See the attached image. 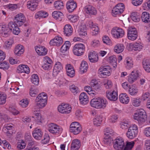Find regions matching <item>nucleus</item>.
Instances as JSON below:
<instances>
[{
	"label": "nucleus",
	"instance_id": "1",
	"mask_svg": "<svg viewBox=\"0 0 150 150\" xmlns=\"http://www.w3.org/2000/svg\"><path fill=\"white\" fill-rule=\"evenodd\" d=\"M47 96L45 93H40L35 99L36 105L40 108L44 107L47 103Z\"/></svg>",
	"mask_w": 150,
	"mask_h": 150
},
{
	"label": "nucleus",
	"instance_id": "2",
	"mask_svg": "<svg viewBox=\"0 0 150 150\" xmlns=\"http://www.w3.org/2000/svg\"><path fill=\"white\" fill-rule=\"evenodd\" d=\"M138 131L137 125L135 124L131 125L126 133L127 137L129 139H132L137 135Z\"/></svg>",
	"mask_w": 150,
	"mask_h": 150
},
{
	"label": "nucleus",
	"instance_id": "3",
	"mask_svg": "<svg viewBox=\"0 0 150 150\" xmlns=\"http://www.w3.org/2000/svg\"><path fill=\"white\" fill-rule=\"evenodd\" d=\"M133 118L134 120H137L139 123H143L146 120L147 116L145 111L141 109L134 114Z\"/></svg>",
	"mask_w": 150,
	"mask_h": 150
},
{
	"label": "nucleus",
	"instance_id": "4",
	"mask_svg": "<svg viewBox=\"0 0 150 150\" xmlns=\"http://www.w3.org/2000/svg\"><path fill=\"white\" fill-rule=\"evenodd\" d=\"M85 46L82 43L77 44L75 45L73 49L74 54L77 56L82 55L85 50Z\"/></svg>",
	"mask_w": 150,
	"mask_h": 150
},
{
	"label": "nucleus",
	"instance_id": "5",
	"mask_svg": "<svg viewBox=\"0 0 150 150\" xmlns=\"http://www.w3.org/2000/svg\"><path fill=\"white\" fill-rule=\"evenodd\" d=\"M112 35L115 38L118 39L122 37L124 34L125 32L122 28L115 27L113 28L111 31Z\"/></svg>",
	"mask_w": 150,
	"mask_h": 150
},
{
	"label": "nucleus",
	"instance_id": "6",
	"mask_svg": "<svg viewBox=\"0 0 150 150\" xmlns=\"http://www.w3.org/2000/svg\"><path fill=\"white\" fill-rule=\"evenodd\" d=\"M47 130L52 134H57L61 132L62 129L59 126L54 123H50L48 125Z\"/></svg>",
	"mask_w": 150,
	"mask_h": 150
},
{
	"label": "nucleus",
	"instance_id": "7",
	"mask_svg": "<svg viewBox=\"0 0 150 150\" xmlns=\"http://www.w3.org/2000/svg\"><path fill=\"white\" fill-rule=\"evenodd\" d=\"M81 127L80 124L78 122H72L70 125V132L74 134H79L81 131Z\"/></svg>",
	"mask_w": 150,
	"mask_h": 150
},
{
	"label": "nucleus",
	"instance_id": "8",
	"mask_svg": "<svg viewBox=\"0 0 150 150\" xmlns=\"http://www.w3.org/2000/svg\"><path fill=\"white\" fill-rule=\"evenodd\" d=\"M125 6L123 3H120L116 5L112 10V14L114 17L116 16L124 11Z\"/></svg>",
	"mask_w": 150,
	"mask_h": 150
},
{
	"label": "nucleus",
	"instance_id": "9",
	"mask_svg": "<svg viewBox=\"0 0 150 150\" xmlns=\"http://www.w3.org/2000/svg\"><path fill=\"white\" fill-rule=\"evenodd\" d=\"M113 142V147L115 149L121 150L124 147V140L121 137L117 138L114 140Z\"/></svg>",
	"mask_w": 150,
	"mask_h": 150
},
{
	"label": "nucleus",
	"instance_id": "10",
	"mask_svg": "<svg viewBox=\"0 0 150 150\" xmlns=\"http://www.w3.org/2000/svg\"><path fill=\"white\" fill-rule=\"evenodd\" d=\"M137 30L134 27H130L128 28L127 36L128 38L132 40H135L137 36Z\"/></svg>",
	"mask_w": 150,
	"mask_h": 150
},
{
	"label": "nucleus",
	"instance_id": "11",
	"mask_svg": "<svg viewBox=\"0 0 150 150\" xmlns=\"http://www.w3.org/2000/svg\"><path fill=\"white\" fill-rule=\"evenodd\" d=\"M111 69L109 66L101 67L98 70V73L101 76H108L111 74Z\"/></svg>",
	"mask_w": 150,
	"mask_h": 150
},
{
	"label": "nucleus",
	"instance_id": "12",
	"mask_svg": "<svg viewBox=\"0 0 150 150\" xmlns=\"http://www.w3.org/2000/svg\"><path fill=\"white\" fill-rule=\"evenodd\" d=\"M71 108L69 105L62 103L59 105L58 107V111L62 114H68L71 112Z\"/></svg>",
	"mask_w": 150,
	"mask_h": 150
},
{
	"label": "nucleus",
	"instance_id": "13",
	"mask_svg": "<svg viewBox=\"0 0 150 150\" xmlns=\"http://www.w3.org/2000/svg\"><path fill=\"white\" fill-rule=\"evenodd\" d=\"M25 18L23 14L19 13L15 18L14 22L19 26L22 25L25 22Z\"/></svg>",
	"mask_w": 150,
	"mask_h": 150
},
{
	"label": "nucleus",
	"instance_id": "14",
	"mask_svg": "<svg viewBox=\"0 0 150 150\" xmlns=\"http://www.w3.org/2000/svg\"><path fill=\"white\" fill-rule=\"evenodd\" d=\"M86 14L89 15H95L97 13V10L92 5H87L83 9Z\"/></svg>",
	"mask_w": 150,
	"mask_h": 150
},
{
	"label": "nucleus",
	"instance_id": "15",
	"mask_svg": "<svg viewBox=\"0 0 150 150\" xmlns=\"http://www.w3.org/2000/svg\"><path fill=\"white\" fill-rule=\"evenodd\" d=\"M106 95L107 98L110 100L115 101L118 98V95L117 90H113V91H107Z\"/></svg>",
	"mask_w": 150,
	"mask_h": 150
},
{
	"label": "nucleus",
	"instance_id": "16",
	"mask_svg": "<svg viewBox=\"0 0 150 150\" xmlns=\"http://www.w3.org/2000/svg\"><path fill=\"white\" fill-rule=\"evenodd\" d=\"M63 42V40L62 38L61 37L57 36L50 40V44L51 45L59 46L61 45Z\"/></svg>",
	"mask_w": 150,
	"mask_h": 150
},
{
	"label": "nucleus",
	"instance_id": "17",
	"mask_svg": "<svg viewBox=\"0 0 150 150\" xmlns=\"http://www.w3.org/2000/svg\"><path fill=\"white\" fill-rule=\"evenodd\" d=\"M11 31L7 25H0V33L4 37L8 36L10 34Z\"/></svg>",
	"mask_w": 150,
	"mask_h": 150
},
{
	"label": "nucleus",
	"instance_id": "18",
	"mask_svg": "<svg viewBox=\"0 0 150 150\" xmlns=\"http://www.w3.org/2000/svg\"><path fill=\"white\" fill-rule=\"evenodd\" d=\"M78 32L79 36L81 37H83L87 35V28L85 24H82L79 26Z\"/></svg>",
	"mask_w": 150,
	"mask_h": 150
},
{
	"label": "nucleus",
	"instance_id": "19",
	"mask_svg": "<svg viewBox=\"0 0 150 150\" xmlns=\"http://www.w3.org/2000/svg\"><path fill=\"white\" fill-rule=\"evenodd\" d=\"M32 134L34 138L39 140L41 139L43 136V132L41 129L36 128L33 131Z\"/></svg>",
	"mask_w": 150,
	"mask_h": 150
},
{
	"label": "nucleus",
	"instance_id": "20",
	"mask_svg": "<svg viewBox=\"0 0 150 150\" xmlns=\"http://www.w3.org/2000/svg\"><path fill=\"white\" fill-rule=\"evenodd\" d=\"M87 25L93 31L92 33L93 35H96L98 33L99 29L96 24L93 23L92 21H90L88 22Z\"/></svg>",
	"mask_w": 150,
	"mask_h": 150
},
{
	"label": "nucleus",
	"instance_id": "21",
	"mask_svg": "<svg viewBox=\"0 0 150 150\" xmlns=\"http://www.w3.org/2000/svg\"><path fill=\"white\" fill-rule=\"evenodd\" d=\"M38 4L33 0L29 1L27 2L26 6L29 9L32 11H35L37 8Z\"/></svg>",
	"mask_w": 150,
	"mask_h": 150
},
{
	"label": "nucleus",
	"instance_id": "22",
	"mask_svg": "<svg viewBox=\"0 0 150 150\" xmlns=\"http://www.w3.org/2000/svg\"><path fill=\"white\" fill-rule=\"evenodd\" d=\"M66 69L67 75L71 77H74L75 75V72L74 67L70 64L66 66Z\"/></svg>",
	"mask_w": 150,
	"mask_h": 150
},
{
	"label": "nucleus",
	"instance_id": "23",
	"mask_svg": "<svg viewBox=\"0 0 150 150\" xmlns=\"http://www.w3.org/2000/svg\"><path fill=\"white\" fill-rule=\"evenodd\" d=\"M24 51V47L21 45H18L16 46L14 50V53L17 56H20Z\"/></svg>",
	"mask_w": 150,
	"mask_h": 150
},
{
	"label": "nucleus",
	"instance_id": "24",
	"mask_svg": "<svg viewBox=\"0 0 150 150\" xmlns=\"http://www.w3.org/2000/svg\"><path fill=\"white\" fill-rule=\"evenodd\" d=\"M62 69V66L61 63L57 62L55 64L53 71L52 74L54 76H56L60 70Z\"/></svg>",
	"mask_w": 150,
	"mask_h": 150
},
{
	"label": "nucleus",
	"instance_id": "25",
	"mask_svg": "<svg viewBox=\"0 0 150 150\" xmlns=\"http://www.w3.org/2000/svg\"><path fill=\"white\" fill-rule=\"evenodd\" d=\"M17 71L18 73H25L29 74L30 73L29 68L28 66L25 65H20L17 67Z\"/></svg>",
	"mask_w": 150,
	"mask_h": 150
},
{
	"label": "nucleus",
	"instance_id": "26",
	"mask_svg": "<svg viewBox=\"0 0 150 150\" xmlns=\"http://www.w3.org/2000/svg\"><path fill=\"white\" fill-rule=\"evenodd\" d=\"M138 77V73L136 72L132 71L128 76V81L130 83H132L137 80Z\"/></svg>",
	"mask_w": 150,
	"mask_h": 150
},
{
	"label": "nucleus",
	"instance_id": "27",
	"mask_svg": "<svg viewBox=\"0 0 150 150\" xmlns=\"http://www.w3.org/2000/svg\"><path fill=\"white\" fill-rule=\"evenodd\" d=\"M64 29V33L65 35L69 37L72 35L73 28L70 24H67L65 25Z\"/></svg>",
	"mask_w": 150,
	"mask_h": 150
},
{
	"label": "nucleus",
	"instance_id": "28",
	"mask_svg": "<svg viewBox=\"0 0 150 150\" xmlns=\"http://www.w3.org/2000/svg\"><path fill=\"white\" fill-rule=\"evenodd\" d=\"M67 8L69 12H72L77 7L76 4L73 1H69L66 5Z\"/></svg>",
	"mask_w": 150,
	"mask_h": 150
},
{
	"label": "nucleus",
	"instance_id": "29",
	"mask_svg": "<svg viewBox=\"0 0 150 150\" xmlns=\"http://www.w3.org/2000/svg\"><path fill=\"white\" fill-rule=\"evenodd\" d=\"M35 50L39 55H45L47 54V50L44 47H37L35 48Z\"/></svg>",
	"mask_w": 150,
	"mask_h": 150
},
{
	"label": "nucleus",
	"instance_id": "30",
	"mask_svg": "<svg viewBox=\"0 0 150 150\" xmlns=\"http://www.w3.org/2000/svg\"><path fill=\"white\" fill-rule=\"evenodd\" d=\"M143 67L146 72H150V59H144L142 61Z\"/></svg>",
	"mask_w": 150,
	"mask_h": 150
},
{
	"label": "nucleus",
	"instance_id": "31",
	"mask_svg": "<svg viewBox=\"0 0 150 150\" xmlns=\"http://www.w3.org/2000/svg\"><path fill=\"white\" fill-rule=\"evenodd\" d=\"M79 98L80 103L81 104L86 105L88 102V96L85 93H81Z\"/></svg>",
	"mask_w": 150,
	"mask_h": 150
},
{
	"label": "nucleus",
	"instance_id": "32",
	"mask_svg": "<svg viewBox=\"0 0 150 150\" xmlns=\"http://www.w3.org/2000/svg\"><path fill=\"white\" fill-rule=\"evenodd\" d=\"M80 146V142L77 139L72 141L71 144V150H78Z\"/></svg>",
	"mask_w": 150,
	"mask_h": 150
},
{
	"label": "nucleus",
	"instance_id": "33",
	"mask_svg": "<svg viewBox=\"0 0 150 150\" xmlns=\"http://www.w3.org/2000/svg\"><path fill=\"white\" fill-rule=\"evenodd\" d=\"M91 86L94 89L98 91L100 89L101 86L98 82L95 79L91 80L89 83Z\"/></svg>",
	"mask_w": 150,
	"mask_h": 150
},
{
	"label": "nucleus",
	"instance_id": "34",
	"mask_svg": "<svg viewBox=\"0 0 150 150\" xmlns=\"http://www.w3.org/2000/svg\"><path fill=\"white\" fill-rule=\"evenodd\" d=\"M120 101L123 104H127L129 100V98L126 93L120 94L119 96Z\"/></svg>",
	"mask_w": 150,
	"mask_h": 150
},
{
	"label": "nucleus",
	"instance_id": "35",
	"mask_svg": "<svg viewBox=\"0 0 150 150\" xmlns=\"http://www.w3.org/2000/svg\"><path fill=\"white\" fill-rule=\"evenodd\" d=\"M88 59L92 62H97L98 60V56L97 54L95 52H90L88 55Z\"/></svg>",
	"mask_w": 150,
	"mask_h": 150
},
{
	"label": "nucleus",
	"instance_id": "36",
	"mask_svg": "<svg viewBox=\"0 0 150 150\" xmlns=\"http://www.w3.org/2000/svg\"><path fill=\"white\" fill-rule=\"evenodd\" d=\"M129 47L132 48L133 50L139 51L142 49L143 46L141 42H135L133 44H130Z\"/></svg>",
	"mask_w": 150,
	"mask_h": 150
},
{
	"label": "nucleus",
	"instance_id": "37",
	"mask_svg": "<svg viewBox=\"0 0 150 150\" xmlns=\"http://www.w3.org/2000/svg\"><path fill=\"white\" fill-rule=\"evenodd\" d=\"M130 122L126 120H123L120 124V127L122 129L125 130L128 129L130 126Z\"/></svg>",
	"mask_w": 150,
	"mask_h": 150
},
{
	"label": "nucleus",
	"instance_id": "38",
	"mask_svg": "<svg viewBox=\"0 0 150 150\" xmlns=\"http://www.w3.org/2000/svg\"><path fill=\"white\" fill-rule=\"evenodd\" d=\"M103 120V117L101 115H97L94 118L93 123L96 126H100Z\"/></svg>",
	"mask_w": 150,
	"mask_h": 150
},
{
	"label": "nucleus",
	"instance_id": "39",
	"mask_svg": "<svg viewBox=\"0 0 150 150\" xmlns=\"http://www.w3.org/2000/svg\"><path fill=\"white\" fill-rule=\"evenodd\" d=\"M48 16V14L46 12L41 11L37 12L35 15V18L36 19L40 18H45Z\"/></svg>",
	"mask_w": 150,
	"mask_h": 150
},
{
	"label": "nucleus",
	"instance_id": "40",
	"mask_svg": "<svg viewBox=\"0 0 150 150\" xmlns=\"http://www.w3.org/2000/svg\"><path fill=\"white\" fill-rule=\"evenodd\" d=\"M99 109L104 108L108 104L106 99L104 98H98Z\"/></svg>",
	"mask_w": 150,
	"mask_h": 150
},
{
	"label": "nucleus",
	"instance_id": "41",
	"mask_svg": "<svg viewBox=\"0 0 150 150\" xmlns=\"http://www.w3.org/2000/svg\"><path fill=\"white\" fill-rule=\"evenodd\" d=\"M39 92L38 89L35 86H31L29 89V94L30 96L32 97H35Z\"/></svg>",
	"mask_w": 150,
	"mask_h": 150
},
{
	"label": "nucleus",
	"instance_id": "42",
	"mask_svg": "<svg viewBox=\"0 0 150 150\" xmlns=\"http://www.w3.org/2000/svg\"><path fill=\"white\" fill-rule=\"evenodd\" d=\"M125 47L122 44H117L114 47V51L117 53L119 54L122 52L124 50Z\"/></svg>",
	"mask_w": 150,
	"mask_h": 150
},
{
	"label": "nucleus",
	"instance_id": "43",
	"mask_svg": "<svg viewBox=\"0 0 150 150\" xmlns=\"http://www.w3.org/2000/svg\"><path fill=\"white\" fill-rule=\"evenodd\" d=\"M141 18L143 22L145 23H148L150 21V15L146 12L142 13Z\"/></svg>",
	"mask_w": 150,
	"mask_h": 150
},
{
	"label": "nucleus",
	"instance_id": "44",
	"mask_svg": "<svg viewBox=\"0 0 150 150\" xmlns=\"http://www.w3.org/2000/svg\"><path fill=\"white\" fill-rule=\"evenodd\" d=\"M71 44L69 41H66L61 47L60 51L63 53H65L67 51L69 50Z\"/></svg>",
	"mask_w": 150,
	"mask_h": 150
},
{
	"label": "nucleus",
	"instance_id": "45",
	"mask_svg": "<svg viewBox=\"0 0 150 150\" xmlns=\"http://www.w3.org/2000/svg\"><path fill=\"white\" fill-rule=\"evenodd\" d=\"M84 90L88 93L93 97H94L96 94V93L94 90L92 89L91 87L89 86H86L84 88Z\"/></svg>",
	"mask_w": 150,
	"mask_h": 150
},
{
	"label": "nucleus",
	"instance_id": "46",
	"mask_svg": "<svg viewBox=\"0 0 150 150\" xmlns=\"http://www.w3.org/2000/svg\"><path fill=\"white\" fill-rule=\"evenodd\" d=\"M88 65L87 62L84 61H82L80 68V71L81 74L86 72L87 71Z\"/></svg>",
	"mask_w": 150,
	"mask_h": 150
},
{
	"label": "nucleus",
	"instance_id": "47",
	"mask_svg": "<svg viewBox=\"0 0 150 150\" xmlns=\"http://www.w3.org/2000/svg\"><path fill=\"white\" fill-rule=\"evenodd\" d=\"M113 140V139L110 136L105 135L104 136L103 141L105 144L110 146L112 144Z\"/></svg>",
	"mask_w": 150,
	"mask_h": 150
},
{
	"label": "nucleus",
	"instance_id": "48",
	"mask_svg": "<svg viewBox=\"0 0 150 150\" xmlns=\"http://www.w3.org/2000/svg\"><path fill=\"white\" fill-rule=\"evenodd\" d=\"M98 98L92 99L90 101L91 106L94 108L99 109Z\"/></svg>",
	"mask_w": 150,
	"mask_h": 150
},
{
	"label": "nucleus",
	"instance_id": "49",
	"mask_svg": "<svg viewBox=\"0 0 150 150\" xmlns=\"http://www.w3.org/2000/svg\"><path fill=\"white\" fill-rule=\"evenodd\" d=\"M128 92L131 95H135L138 92V90L137 88L134 86H129Z\"/></svg>",
	"mask_w": 150,
	"mask_h": 150
},
{
	"label": "nucleus",
	"instance_id": "50",
	"mask_svg": "<svg viewBox=\"0 0 150 150\" xmlns=\"http://www.w3.org/2000/svg\"><path fill=\"white\" fill-rule=\"evenodd\" d=\"M63 15V13L59 11H55L52 13V17L56 20L61 18Z\"/></svg>",
	"mask_w": 150,
	"mask_h": 150
},
{
	"label": "nucleus",
	"instance_id": "51",
	"mask_svg": "<svg viewBox=\"0 0 150 150\" xmlns=\"http://www.w3.org/2000/svg\"><path fill=\"white\" fill-rule=\"evenodd\" d=\"M17 147L18 150H20L24 149L25 147L26 144L23 140H18L17 144Z\"/></svg>",
	"mask_w": 150,
	"mask_h": 150
},
{
	"label": "nucleus",
	"instance_id": "52",
	"mask_svg": "<svg viewBox=\"0 0 150 150\" xmlns=\"http://www.w3.org/2000/svg\"><path fill=\"white\" fill-rule=\"evenodd\" d=\"M103 83L106 89L110 88L112 86V81L109 80L105 79L103 82Z\"/></svg>",
	"mask_w": 150,
	"mask_h": 150
},
{
	"label": "nucleus",
	"instance_id": "53",
	"mask_svg": "<svg viewBox=\"0 0 150 150\" xmlns=\"http://www.w3.org/2000/svg\"><path fill=\"white\" fill-rule=\"evenodd\" d=\"M31 79L32 82L35 85H38L39 83V79L38 75L36 74L32 75Z\"/></svg>",
	"mask_w": 150,
	"mask_h": 150
},
{
	"label": "nucleus",
	"instance_id": "54",
	"mask_svg": "<svg viewBox=\"0 0 150 150\" xmlns=\"http://www.w3.org/2000/svg\"><path fill=\"white\" fill-rule=\"evenodd\" d=\"M54 7L57 9H60L63 7V2L61 0L55 1L54 3Z\"/></svg>",
	"mask_w": 150,
	"mask_h": 150
},
{
	"label": "nucleus",
	"instance_id": "55",
	"mask_svg": "<svg viewBox=\"0 0 150 150\" xmlns=\"http://www.w3.org/2000/svg\"><path fill=\"white\" fill-rule=\"evenodd\" d=\"M126 67L127 69H130L133 67V62L130 57H127L126 59Z\"/></svg>",
	"mask_w": 150,
	"mask_h": 150
},
{
	"label": "nucleus",
	"instance_id": "56",
	"mask_svg": "<svg viewBox=\"0 0 150 150\" xmlns=\"http://www.w3.org/2000/svg\"><path fill=\"white\" fill-rule=\"evenodd\" d=\"M109 62L114 68L117 66V59L115 56H112L110 57Z\"/></svg>",
	"mask_w": 150,
	"mask_h": 150
},
{
	"label": "nucleus",
	"instance_id": "57",
	"mask_svg": "<svg viewBox=\"0 0 150 150\" xmlns=\"http://www.w3.org/2000/svg\"><path fill=\"white\" fill-rule=\"evenodd\" d=\"M140 17L137 12L132 13L131 15V19L134 22H139L140 21Z\"/></svg>",
	"mask_w": 150,
	"mask_h": 150
},
{
	"label": "nucleus",
	"instance_id": "58",
	"mask_svg": "<svg viewBox=\"0 0 150 150\" xmlns=\"http://www.w3.org/2000/svg\"><path fill=\"white\" fill-rule=\"evenodd\" d=\"M134 143V142H127L124 148V150H130L133 147Z\"/></svg>",
	"mask_w": 150,
	"mask_h": 150
},
{
	"label": "nucleus",
	"instance_id": "59",
	"mask_svg": "<svg viewBox=\"0 0 150 150\" xmlns=\"http://www.w3.org/2000/svg\"><path fill=\"white\" fill-rule=\"evenodd\" d=\"M13 43V40L12 39L6 42L3 45L5 49H8L11 47L12 44Z\"/></svg>",
	"mask_w": 150,
	"mask_h": 150
},
{
	"label": "nucleus",
	"instance_id": "60",
	"mask_svg": "<svg viewBox=\"0 0 150 150\" xmlns=\"http://www.w3.org/2000/svg\"><path fill=\"white\" fill-rule=\"evenodd\" d=\"M34 118L37 124H39V123L42 122V119L41 115L40 113L38 112L36 113Z\"/></svg>",
	"mask_w": 150,
	"mask_h": 150
},
{
	"label": "nucleus",
	"instance_id": "61",
	"mask_svg": "<svg viewBox=\"0 0 150 150\" xmlns=\"http://www.w3.org/2000/svg\"><path fill=\"white\" fill-rule=\"evenodd\" d=\"M141 103L140 98H134L132 100V105L135 107H138L140 105Z\"/></svg>",
	"mask_w": 150,
	"mask_h": 150
},
{
	"label": "nucleus",
	"instance_id": "62",
	"mask_svg": "<svg viewBox=\"0 0 150 150\" xmlns=\"http://www.w3.org/2000/svg\"><path fill=\"white\" fill-rule=\"evenodd\" d=\"M70 91L74 95H76L79 92L78 88L74 85H71L70 86Z\"/></svg>",
	"mask_w": 150,
	"mask_h": 150
},
{
	"label": "nucleus",
	"instance_id": "63",
	"mask_svg": "<svg viewBox=\"0 0 150 150\" xmlns=\"http://www.w3.org/2000/svg\"><path fill=\"white\" fill-rule=\"evenodd\" d=\"M69 20L72 23L76 22L79 19L78 16L77 15H70L68 17Z\"/></svg>",
	"mask_w": 150,
	"mask_h": 150
},
{
	"label": "nucleus",
	"instance_id": "64",
	"mask_svg": "<svg viewBox=\"0 0 150 150\" xmlns=\"http://www.w3.org/2000/svg\"><path fill=\"white\" fill-rule=\"evenodd\" d=\"M28 103V101L27 99H23L19 102V104L21 107L23 108L26 107Z\"/></svg>",
	"mask_w": 150,
	"mask_h": 150
}]
</instances>
